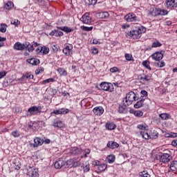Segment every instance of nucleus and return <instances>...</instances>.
<instances>
[{
    "mask_svg": "<svg viewBox=\"0 0 177 177\" xmlns=\"http://www.w3.org/2000/svg\"><path fill=\"white\" fill-rule=\"evenodd\" d=\"M118 112L120 113V114L125 113V108L122 106H119Z\"/></svg>",
    "mask_w": 177,
    "mask_h": 177,
    "instance_id": "55",
    "label": "nucleus"
},
{
    "mask_svg": "<svg viewBox=\"0 0 177 177\" xmlns=\"http://www.w3.org/2000/svg\"><path fill=\"white\" fill-rule=\"evenodd\" d=\"M81 153V149L80 148L73 147L72 149V154H80Z\"/></svg>",
    "mask_w": 177,
    "mask_h": 177,
    "instance_id": "42",
    "label": "nucleus"
},
{
    "mask_svg": "<svg viewBox=\"0 0 177 177\" xmlns=\"http://www.w3.org/2000/svg\"><path fill=\"white\" fill-rule=\"evenodd\" d=\"M142 66L145 67L146 68H148V70H151V67H150V62L145 60L142 62Z\"/></svg>",
    "mask_w": 177,
    "mask_h": 177,
    "instance_id": "38",
    "label": "nucleus"
},
{
    "mask_svg": "<svg viewBox=\"0 0 177 177\" xmlns=\"http://www.w3.org/2000/svg\"><path fill=\"white\" fill-rule=\"evenodd\" d=\"M84 157H85V158H86V157H88V154H89L90 153H91V149H86L85 150H84Z\"/></svg>",
    "mask_w": 177,
    "mask_h": 177,
    "instance_id": "56",
    "label": "nucleus"
},
{
    "mask_svg": "<svg viewBox=\"0 0 177 177\" xmlns=\"http://www.w3.org/2000/svg\"><path fill=\"white\" fill-rule=\"evenodd\" d=\"M158 158H159V160L161 162H169L171 160H172V156L168 153H163L158 155Z\"/></svg>",
    "mask_w": 177,
    "mask_h": 177,
    "instance_id": "8",
    "label": "nucleus"
},
{
    "mask_svg": "<svg viewBox=\"0 0 177 177\" xmlns=\"http://www.w3.org/2000/svg\"><path fill=\"white\" fill-rule=\"evenodd\" d=\"M170 136L171 138H177V133L171 132Z\"/></svg>",
    "mask_w": 177,
    "mask_h": 177,
    "instance_id": "64",
    "label": "nucleus"
},
{
    "mask_svg": "<svg viewBox=\"0 0 177 177\" xmlns=\"http://www.w3.org/2000/svg\"><path fill=\"white\" fill-rule=\"evenodd\" d=\"M155 13L156 16H165L168 15V11L164 9L156 8Z\"/></svg>",
    "mask_w": 177,
    "mask_h": 177,
    "instance_id": "16",
    "label": "nucleus"
},
{
    "mask_svg": "<svg viewBox=\"0 0 177 177\" xmlns=\"http://www.w3.org/2000/svg\"><path fill=\"white\" fill-rule=\"evenodd\" d=\"M27 175L30 177H39V174L38 173V169L35 167H29L27 169Z\"/></svg>",
    "mask_w": 177,
    "mask_h": 177,
    "instance_id": "7",
    "label": "nucleus"
},
{
    "mask_svg": "<svg viewBox=\"0 0 177 177\" xmlns=\"http://www.w3.org/2000/svg\"><path fill=\"white\" fill-rule=\"evenodd\" d=\"M82 21L84 24H91L92 23V18L89 16V13H85L82 17Z\"/></svg>",
    "mask_w": 177,
    "mask_h": 177,
    "instance_id": "12",
    "label": "nucleus"
},
{
    "mask_svg": "<svg viewBox=\"0 0 177 177\" xmlns=\"http://www.w3.org/2000/svg\"><path fill=\"white\" fill-rule=\"evenodd\" d=\"M49 82H55V79L53 78L46 79L42 82V84L43 85H45L46 84H49Z\"/></svg>",
    "mask_w": 177,
    "mask_h": 177,
    "instance_id": "47",
    "label": "nucleus"
},
{
    "mask_svg": "<svg viewBox=\"0 0 177 177\" xmlns=\"http://www.w3.org/2000/svg\"><path fill=\"white\" fill-rule=\"evenodd\" d=\"M28 46H30V42H25L24 44H21L17 41L14 44L13 48L15 50H24V49L28 48Z\"/></svg>",
    "mask_w": 177,
    "mask_h": 177,
    "instance_id": "6",
    "label": "nucleus"
},
{
    "mask_svg": "<svg viewBox=\"0 0 177 177\" xmlns=\"http://www.w3.org/2000/svg\"><path fill=\"white\" fill-rule=\"evenodd\" d=\"M63 53L66 55V56H70L73 55V45L68 44L63 49Z\"/></svg>",
    "mask_w": 177,
    "mask_h": 177,
    "instance_id": "13",
    "label": "nucleus"
},
{
    "mask_svg": "<svg viewBox=\"0 0 177 177\" xmlns=\"http://www.w3.org/2000/svg\"><path fill=\"white\" fill-rule=\"evenodd\" d=\"M111 73H117L118 71V68L114 66L110 68Z\"/></svg>",
    "mask_w": 177,
    "mask_h": 177,
    "instance_id": "57",
    "label": "nucleus"
},
{
    "mask_svg": "<svg viewBox=\"0 0 177 177\" xmlns=\"http://www.w3.org/2000/svg\"><path fill=\"white\" fill-rule=\"evenodd\" d=\"M39 44L37 43L36 41L32 42V45L28 46V47L26 48L27 49L28 52H34V48H37Z\"/></svg>",
    "mask_w": 177,
    "mask_h": 177,
    "instance_id": "22",
    "label": "nucleus"
},
{
    "mask_svg": "<svg viewBox=\"0 0 177 177\" xmlns=\"http://www.w3.org/2000/svg\"><path fill=\"white\" fill-rule=\"evenodd\" d=\"M143 102H145V98H141V100L138 102H137L134 104V108L135 109H140V107L143 106Z\"/></svg>",
    "mask_w": 177,
    "mask_h": 177,
    "instance_id": "27",
    "label": "nucleus"
},
{
    "mask_svg": "<svg viewBox=\"0 0 177 177\" xmlns=\"http://www.w3.org/2000/svg\"><path fill=\"white\" fill-rule=\"evenodd\" d=\"M100 86L102 91H106V92H113L114 91V86L111 83L104 82L100 84Z\"/></svg>",
    "mask_w": 177,
    "mask_h": 177,
    "instance_id": "5",
    "label": "nucleus"
},
{
    "mask_svg": "<svg viewBox=\"0 0 177 177\" xmlns=\"http://www.w3.org/2000/svg\"><path fill=\"white\" fill-rule=\"evenodd\" d=\"M147 128H149V126L146 124H140L137 126V129H139L140 131H144V132L146 133V131H147Z\"/></svg>",
    "mask_w": 177,
    "mask_h": 177,
    "instance_id": "26",
    "label": "nucleus"
},
{
    "mask_svg": "<svg viewBox=\"0 0 177 177\" xmlns=\"http://www.w3.org/2000/svg\"><path fill=\"white\" fill-rule=\"evenodd\" d=\"M165 8L167 9H172V8H177V0H166L165 3Z\"/></svg>",
    "mask_w": 177,
    "mask_h": 177,
    "instance_id": "9",
    "label": "nucleus"
},
{
    "mask_svg": "<svg viewBox=\"0 0 177 177\" xmlns=\"http://www.w3.org/2000/svg\"><path fill=\"white\" fill-rule=\"evenodd\" d=\"M13 6H14V4H13V2H12V1H8L4 5V8L7 10H10V9H12V8H13Z\"/></svg>",
    "mask_w": 177,
    "mask_h": 177,
    "instance_id": "32",
    "label": "nucleus"
},
{
    "mask_svg": "<svg viewBox=\"0 0 177 177\" xmlns=\"http://www.w3.org/2000/svg\"><path fill=\"white\" fill-rule=\"evenodd\" d=\"M11 24H13L14 26H19L20 22L17 19H12L11 21Z\"/></svg>",
    "mask_w": 177,
    "mask_h": 177,
    "instance_id": "53",
    "label": "nucleus"
},
{
    "mask_svg": "<svg viewBox=\"0 0 177 177\" xmlns=\"http://www.w3.org/2000/svg\"><path fill=\"white\" fill-rule=\"evenodd\" d=\"M159 117L161 118L162 120H168L169 118V114L168 113H160Z\"/></svg>",
    "mask_w": 177,
    "mask_h": 177,
    "instance_id": "45",
    "label": "nucleus"
},
{
    "mask_svg": "<svg viewBox=\"0 0 177 177\" xmlns=\"http://www.w3.org/2000/svg\"><path fill=\"white\" fill-rule=\"evenodd\" d=\"M51 48L53 52H54L55 53H57V52H59V49H60V47H59L58 45H53L51 46Z\"/></svg>",
    "mask_w": 177,
    "mask_h": 177,
    "instance_id": "46",
    "label": "nucleus"
},
{
    "mask_svg": "<svg viewBox=\"0 0 177 177\" xmlns=\"http://www.w3.org/2000/svg\"><path fill=\"white\" fill-rule=\"evenodd\" d=\"M26 62L29 63V64H32V66H38L40 63L39 59L36 58L28 59Z\"/></svg>",
    "mask_w": 177,
    "mask_h": 177,
    "instance_id": "19",
    "label": "nucleus"
},
{
    "mask_svg": "<svg viewBox=\"0 0 177 177\" xmlns=\"http://www.w3.org/2000/svg\"><path fill=\"white\" fill-rule=\"evenodd\" d=\"M58 30H61L62 31H64L65 32H73L74 29L69 28L68 26H60L57 27Z\"/></svg>",
    "mask_w": 177,
    "mask_h": 177,
    "instance_id": "25",
    "label": "nucleus"
},
{
    "mask_svg": "<svg viewBox=\"0 0 177 177\" xmlns=\"http://www.w3.org/2000/svg\"><path fill=\"white\" fill-rule=\"evenodd\" d=\"M140 177H150L149 172L147 170H144L139 173Z\"/></svg>",
    "mask_w": 177,
    "mask_h": 177,
    "instance_id": "36",
    "label": "nucleus"
},
{
    "mask_svg": "<svg viewBox=\"0 0 177 177\" xmlns=\"http://www.w3.org/2000/svg\"><path fill=\"white\" fill-rule=\"evenodd\" d=\"M84 2L88 6H91V5H96V3H97V0H84Z\"/></svg>",
    "mask_w": 177,
    "mask_h": 177,
    "instance_id": "33",
    "label": "nucleus"
},
{
    "mask_svg": "<svg viewBox=\"0 0 177 177\" xmlns=\"http://www.w3.org/2000/svg\"><path fill=\"white\" fill-rule=\"evenodd\" d=\"M52 114H55L56 115H59V114H61L60 109L54 110L52 112Z\"/></svg>",
    "mask_w": 177,
    "mask_h": 177,
    "instance_id": "60",
    "label": "nucleus"
},
{
    "mask_svg": "<svg viewBox=\"0 0 177 177\" xmlns=\"http://www.w3.org/2000/svg\"><path fill=\"white\" fill-rule=\"evenodd\" d=\"M42 108L41 106H33L28 109V113L30 115H34L35 113H41Z\"/></svg>",
    "mask_w": 177,
    "mask_h": 177,
    "instance_id": "11",
    "label": "nucleus"
},
{
    "mask_svg": "<svg viewBox=\"0 0 177 177\" xmlns=\"http://www.w3.org/2000/svg\"><path fill=\"white\" fill-rule=\"evenodd\" d=\"M69 112H70V110L68 109H64V108L60 109L61 115L68 114Z\"/></svg>",
    "mask_w": 177,
    "mask_h": 177,
    "instance_id": "49",
    "label": "nucleus"
},
{
    "mask_svg": "<svg viewBox=\"0 0 177 177\" xmlns=\"http://www.w3.org/2000/svg\"><path fill=\"white\" fill-rule=\"evenodd\" d=\"M124 20L128 23H139L140 19L136 16L133 12H129L124 16Z\"/></svg>",
    "mask_w": 177,
    "mask_h": 177,
    "instance_id": "4",
    "label": "nucleus"
},
{
    "mask_svg": "<svg viewBox=\"0 0 177 177\" xmlns=\"http://www.w3.org/2000/svg\"><path fill=\"white\" fill-rule=\"evenodd\" d=\"M93 113L95 115H102L104 113V109L102 106H96L93 109Z\"/></svg>",
    "mask_w": 177,
    "mask_h": 177,
    "instance_id": "14",
    "label": "nucleus"
},
{
    "mask_svg": "<svg viewBox=\"0 0 177 177\" xmlns=\"http://www.w3.org/2000/svg\"><path fill=\"white\" fill-rule=\"evenodd\" d=\"M44 145V140L37 137L34 139L33 147H38V146H42Z\"/></svg>",
    "mask_w": 177,
    "mask_h": 177,
    "instance_id": "17",
    "label": "nucleus"
},
{
    "mask_svg": "<svg viewBox=\"0 0 177 177\" xmlns=\"http://www.w3.org/2000/svg\"><path fill=\"white\" fill-rule=\"evenodd\" d=\"M64 165H66V162H64V160H59L56 161L54 164V167L57 169H60V168H62V167H64Z\"/></svg>",
    "mask_w": 177,
    "mask_h": 177,
    "instance_id": "18",
    "label": "nucleus"
},
{
    "mask_svg": "<svg viewBox=\"0 0 177 177\" xmlns=\"http://www.w3.org/2000/svg\"><path fill=\"white\" fill-rule=\"evenodd\" d=\"M91 170V167L89 166V163H88L87 165H86L84 167H83V171L84 172H89V171Z\"/></svg>",
    "mask_w": 177,
    "mask_h": 177,
    "instance_id": "51",
    "label": "nucleus"
},
{
    "mask_svg": "<svg viewBox=\"0 0 177 177\" xmlns=\"http://www.w3.org/2000/svg\"><path fill=\"white\" fill-rule=\"evenodd\" d=\"M157 65H158V67L162 68V67L165 66V62H159L157 64Z\"/></svg>",
    "mask_w": 177,
    "mask_h": 177,
    "instance_id": "61",
    "label": "nucleus"
},
{
    "mask_svg": "<svg viewBox=\"0 0 177 177\" xmlns=\"http://www.w3.org/2000/svg\"><path fill=\"white\" fill-rule=\"evenodd\" d=\"M65 164L66 165L68 168H71L74 165V160L70 159V160H67L66 162H65Z\"/></svg>",
    "mask_w": 177,
    "mask_h": 177,
    "instance_id": "37",
    "label": "nucleus"
},
{
    "mask_svg": "<svg viewBox=\"0 0 177 177\" xmlns=\"http://www.w3.org/2000/svg\"><path fill=\"white\" fill-rule=\"evenodd\" d=\"M107 162L109 164H113L114 161H115V156L114 155H109L106 158Z\"/></svg>",
    "mask_w": 177,
    "mask_h": 177,
    "instance_id": "30",
    "label": "nucleus"
},
{
    "mask_svg": "<svg viewBox=\"0 0 177 177\" xmlns=\"http://www.w3.org/2000/svg\"><path fill=\"white\" fill-rule=\"evenodd\" d=\"M145 32H146V28L145 26H140L136 30L127 32L126 37H129L133 39H139L142 37V34Z\"/></svg>",
    "mask_w": 177,
    "mask_h": 177,
    "instance_id": "1",
    "label": "nucleus"
},
{
    "mask_svg": "<svg viewBox=\"0 0 177 177\" xmlns=\"http://www.w3.org/2000/svg\"><path fill=\"white\" fill-rule=\"evenodd\" d=\"M139 97L133 91H130L127 94L126 97L123 100L124 105L127 107V106L131 105L132 102H135V100H138Z\"/></svg>",
    "mask_w": 177,
    "mask_h": 177,
    "instance_id": "2",
    "label": "nucleus"
},
{
    "mask_svg": "<svg viewBox=\"0 0 177 177\" xmlns=\"http://www.w3.org/2000/svg\"><path fill=\"white\" fill-rule=\"evenodd\" d=\"M92 53L93 55H97L99 53V50L97 48H92Z\"/></svg>",
    "mask_w": 177,
    "mask_h": 177,
    "instance_id": "59",
    "label": "nucleus"
},
{
    "mask_svg": "<svg viewBox=\"0 0 177 177\" xmlns=\"http://www.w3.org/2000/svg\"><path fill=\"white\" fill-rule=\"evenodd\" d=\"M50 35H54L55 37H63L64 33L63 32L58 30V29H55L50 32Z\"/></svg>",
    "mask_w": 177,
    "mask_h": 177,
    "instance_id": "21",
    "label": "nucleus"
},
{
    "mask_svg": "<svg viewBox=\"0 0 177 177\" xmlns=\"http://www.w3.org/2000/svg\"><path fill=\"white\" fill-rule=\"evenodd\" d=\"M12 135L14 136V138H19L20 136V132L15 131L12 132Z\"/></svg>",
    "mask_w": 177,
    "mask_h": 177,
    "instance_id": "52",
    "label": "nucleus"
},
{
    "mask_svg": "<svg viewBox=\"0 0 177 177\" xmlns=\"http://www.w3.org/2000/svg\"><path fill=\"white\" fill-rule=\"evenodd\" d=\"M44 67H39L37 69L35 70L36 75H38V74H41V73H44Z\"/></svg>",
    "mask_w": 177,
    "mask_h": 177,
    "instance_id": "50",
    "label": "nucleus"
},
{
    "mask_svg": "<svg viewBox=\"0 0 177 177\" xmlns=\"http://www.w3.org/2000/svg\"><path fill=\"white\" fill-rule=\"evenodd\" d=\"M107 147L109 149H117V147H120V145L114 141H109L107 143Z\"/></svg>",
    "mask_w": 177,
    "mask_h": 177,
    "instance_id": "20",
    "label": "nucleus"
},
{
    "mask_svg": "<svg viewBox=\"0 0 177 177\" xmlns=\"http://www.w3.org/2000/svg\"><path fill=\"white\" fill-rule=\"evenodd\" d=\"M16 81H19V82H24L26 81V79L24 75H22L21 77L17 79Z\"/></svg>",
    "mask_w": 177,
    "mask_h": 177,
    "instance_id": "62",
    "label": "nucleus"
},
{
    "mask_svg": "<svg viewBox=\"0 0 177 177\" xmlns=\"http://www.w3.org/2000/svg\"><path fill=\"white\" fill-rule=\"evenodd\" d=\"M81 28L83 31H92V30H93V26H81Z\"/></svg>",
    "mask_w": 177,
    "mask_h": 177,
    "instance_id": "48",
    "label": "nucleus"
},
{
    "mask_svg": "<svg viewBox=\"0 0 177 177\" xmlns=\"http://www.w3.org/2000/svg\"><path fill=\"white\" fill-rule=\"evenodd\" d=\"M105 127H106V129H108V131H114V129H115V128H117V126L115 125V124H114L113 122L106 123L105 124Z\"/></svg>",
    "mask_w": 177,
    "mask_h": 177,
    "instance_id": "24",
    "label": "nucleus"
},
{
    "mask_svg": "<svg viewBox=\"0 0 177 177\" xmlns=\"http://www.w3.org/2000/svg\"><path fill=\"white\" fill-rule=\"evenodd\" d=\"M171 171H177V161L173 160L170 164Z\"/></svg>",
    "mask_w": 177,
    "mask_h": 177,
    "instance_id": "31",
    "label": "nucleus"
},
{
    "mask_svg": "<svg viewBox=\"0 0 177 177\" xmlns=\"http://www.w3.org/2000/svg\"><path fill=\"white\" fill-rule=\"evenodd\" d=\"M160 46H162V44L158 41H154L151 45V48H160Z\"/></svg>",
    "mask_w": 177,
    "mask_h": 177,
    "instance_id": "39",
    "label": "nucleus"
},
{
    "mask_svg": "<svg viewBox=\"0 0 177 177\" xmlns=\"http://www.w3.org/2000/svg\"><path fill=\"white\" fill-rule=\"evenodd\" d=\"M131 114H133L135 117H138V118L143 117V111H132Z\"/></svg>",
    "mask_w": 177,
    "mask_h": 177,
    "instance_id": "28",
    "label": "nucleus"
},
{
    "mask_svg": "<svg viewBox=\"0 0 177 177\" xmlns=\"http://www.w3.org/2000/svg\"><path fill=\"white\" fill-rule=\"evenodd\" d=\"M151 59L155 60L156 62H160V60H162V57H164V54L160 51H156L155 53L151 55Z\"/></svg>",
    "mask_w": 177,
    "mask_h": 177,
    "instance_id": "10",
    "label": "nucleus"
},
{
    "mask_svg": "<svg viewBox=\"0 0 177 177\" xmlns=\"http://www.w3.org/2000/svg\"><path fill=\"white\" fill-rule=\"evenodd\" d=\"M41 53H43V55H48V53H49V48L46 46L41 47Z\"/></svg>",
    "mask_w": 177,
    "mask_h": 177,
    "instance_id": "44",
    "label": "nucleus"
},
{
    "mask_svg": "<svg viewBox=\"0 0 177 177\" xmlns=\"http://www.w3.org/2000/svg\"><path fill=\"white\" fill-rule=\"evenodd\" d=\"M0 32H6V28H8V25L6 24H1L0 25Z\"/></svg>",
    "mask_w": 177,
    "mask_h": 177,
    "instance_id": "41",
    "label": "nucleus"
},
{
    "mask_svg": "<svg viewBox=\"0 0 177 177\" xmlns=\"http://www.w3.org/2000/svg\"><path fill=\"white\" fill-rule=\"evenodd\" d=\"M63 122L60 120L54 122L53 123V127H55V128H63Z\"/></svg>",
    "mask_w": 177,
    "mask_h": 177,
    "instance_id": "34",
    "label": "nucleus"
},
{
    "mask_svg": "<svg viewBox=\"0 0 177 177\" xmlns=\"http://www.w3.org/2000/svg\"><path fill=\"white\" fill-rule=\"evenodd\" d=\"M97 17H99V19H108L109 16H110V15L109 14V12H101L97 14Z\"/></svg>",
    "mask_w": 177,
    "mask_h": 177,
    "instance_id": "23",
    "label": "nucleus"
},
{
    "mask_svg": "<svg viewBox=\"0 0 177 177\" xmlns=\"http://www.w3.org/2000/svg\"><path fill=\"white\" fill-rule=\"evenodd\" d=\"M171 146H174V147H176V146H177V139L174 140L171 142Z\"/></svg>",
    "mask_w": 177,
    "mask_h": 177,
    "instance_id": "63",
    "label": "nucleus"
},
{
    "mask_svg": "<svg viewBox=\"0 0 177 177\" xmlns=\"http://www.w3.org/2000/svg\"><path fill=\"white\" fill-rule=\"evenodd\" d=\"M140 135L143 139H146L147 140L149 139H157L158 138V132L156 130H151L150 133H146L145 131H140Z\"/></svg>",
    "mask_w": 177,
    "mask_h": 177,
    "instance_id": "3",
    "label": "nucleus"
},
{
    "mask_svg": "<svg viewBox=\"0 0 177 177\" xmlns=\"http://www.w3.org/2000/svg\"><path fill=\"white\" fill-rule=\"evenodd\" d=\"M140 84H146V82H149L151 80V76L149 75H145L143 76L139 77Z\"/></svg>",
    "mask_w": 177,
    "mask_h": 177,
    "instance_id": "15",
    "label": "nucleus"
},
{
    "mask_svg": "<svg viewBox=\"0 0 177 177\" xmlns=\"http://www.w3.org/2000/svg\"><path fill=\"white\" fill-rule=\"evenodd\" d=\"M107 168V165L106 164H101L100 165H99V167H97V169H99V171L100 172H103V171H106V169Z\"/></svg>",
    "mask_w": 177,
    "mask_h": 177,
    "instance_id": "40",
    "label": "nucleus"
},
{
    "mask_svg": "<svg viewBox=\"0 0 177 177\" xmlns=\"http://www.w3.org/2000/svg\"><path fill=\"white\" fill-rule=\"evenodd\" d=\"M81 165V163L78 161L73 160V166L75 168L77 167H80Z\"/></svg>",
    "mask_w": 177,
    "mask_h": 177,
    "instance_id": "58",
    "label": "nucleus"
},
{
    "mask_svg": "<svg viewBox=\"0 0 177 177\" xmlns=\"http://www.w3.org/2000/svg\"><path fill=\"white\" fill-rule=\"evenodd\" d=\"M8 74V72L6 71H1L0 72V80H2L3 77H6Z\"/></svg>",
    "mask_w": 177,
    "mask_h": 177,
    "instance_id": "54",
    "label": "nucleus"
},
{
    "mask_svg": "<svg viewBox=\"0 0 177 177\" xmlns=\"http://www.w3.org/2000/svg\"><path fill=\"white\" fill-rule=\"evenodd\" d=\"M57 73L59 74V75L63 77H66V75H67V71L63 68H58Z\"/></svg>",
    "mask_w": 177,
    "mask_h": 177,
    "instance_id": "29",
    "label": "nucleus"
},
{
    "mask_svg": "<svg viewBox=\"0 0 177 177\" xmlns=\"http://www.w3.org/2000/svg\"><path fill=\"white\" fill-rule=\"evenodd\" d=\"M125 59L126 60H128V62H134L135 59H133V57H132V55L131 54H125Z\"/></svg>",
    "mask_w": 177,
    "mask_h": 177,
    "instance_id": "43",
    "label": "nucleus"
},
{
    "mask_svg": "<svg viewBox=\"0 0 177 177\" xmlns=\"http://www.w3.org/2000/svg\"><path fill=\"white\" fill-rule=\"evenodd\" d=\"M23 76L24 77L26 81L27 80H33L34 79V75H32L31 73H27L26 74L23 75Z\"/></svg>",
    "mask_w": 177,
    "mask_h": 177,
    "instance_id": "35",
    "label": "nucleus"
}]
</instances>
